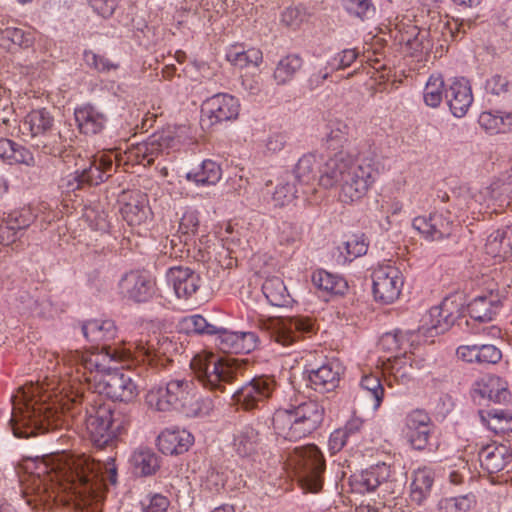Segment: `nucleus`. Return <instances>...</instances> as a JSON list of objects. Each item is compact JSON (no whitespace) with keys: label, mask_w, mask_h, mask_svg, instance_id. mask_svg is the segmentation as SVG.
Returning a JSON list of instances; mask_svg holds the SVG:
<instances>
[{"label":"nucleus","mask_w":512,"mask_h":512,"mask_svg":"<svg viewBox=\"0 0 512 512\" xmlns=\"http://www.w3.org/2000/svg\"><path fill=\"white\" fill-rule=\"evenodd\" d=\"M9 425L15 437L29 438L61 427L70 417L76 423H83L93 446L99 450L110 448L113 452L115 430L121 424L116 420L111 407L105 404H91L88 396L74 384L62 383L60 395L53 403L40 396V388L33 383L19 387L11 396Z\"/></svg>","instance_id":"nucleus-1"},{"label":"nucleus","mask_w":512,"mask_h":512,"mask_svg":"<svg viewBox=\"0 0 512 512\" xmlns=\"http://www.w3.org/2000/svg\"><path fill=\"white\" fill-rule=\"evenodd\" d=\"M172 346L167 337H152L147 341L139 340L119 346L104 345L102 352L66 350L61 353H47L48 369L62 365L68 376L66 384H74L84 393L86 389L105 395L112 401L133 402L138 394V385L131 372L111 369L110 361L147 362L154 367H165L166 353Z\"/></svg>","instance_id":"nucleus-2"},{"label":"nucleus","mask_w":512,"mask_h":512,"mask_svg":"<svg viewBox=\"0 0 512 512\" xmlns=\"http://www.w3.org/2000/svg\"><path fill=\"white\" fill-rule=\"evenodd\" d=\"M25 473L20 477L23 493L48 501L56 488L74 496L81 512H99L106 483L117 482L115 457L105 460L85 454L51 453L24 461Z\"/></svg>","instance_id":"nucleus-3"},{"label":"nucleus","mask_w":512,"mask_h":512,"mask_svg":"<svg viewBox=\"0 0 512 512\" xmlns=\"http://www.w3.org/2000/svg\"><path fill=\"white\" fill-rule=\"evenodd\" d=\"M145 400L148 407L155 411L178 410L188 417L209 415L214 407L210 398L197 397L193 381L185 378L173 379L165 386L151 388Z\"/></svg>","instance_id":"nucleus-4"},{"label":"nucleus","mask_w":512,"mask_h":512,"mask_svg":"<svg viewBox=\"0 0 512 512\" xmlns=\"http://www.w3.org/2000/svg\"><path fill=\"white\" fill-rule=\"evenodd\" d=\"M325 408L315 400H308L289 409H278L272 417L275 434L288 441H298L313 433L324 419Z\"/></svg>","instance_id":"nucleus-5"},{"label":"nucleus","mask_w":512,"mask_h":512,"mask_svg":"<svg viewBox=\"0 0 512 512\" xmlns=\"http://www.w3.org/2000/svg\"><path fill=\"white\" fill-rule=\"evenodd\" d=\"M190 368L195 378L204 388L212 391H225V384H230L242 374V367L237 359L221 358L213 353L196 354Z\"/></svg>","instance_id":"nucleus-6"},{"label":"nucleus","mask_w":512,"mask_h":512,"mask_svg":"<svg viewBox=\"0 0 512 512\" xmlns=\"http://www.w3.org/2000/svg\"><path fill=\"white\" fill-rule=\"evenodd\" d=\"M19 131L30 138L31 145L46 155L59 156L65 145L60 131L54 125V118L46 109L28 113L19 124Z\"/></svg>","instance_id":"nucleus-7"},{"label":"nucleus","mask_w":512,"mask_h":512,"mask_svg":"<svg viewBox=\"0 0 512 512\" xmlns=\"http://www.w3.org/2000/svg\"><path fill=\"white\" fill-rule=\"evenodd\" d=\"M476 285L481 291L468 303L467 312L474 321L491 322L500 313L502 301L505 298V288L499 289V283L495 281V277L484 274L477 278Z\"/></svg>","instance_id":"nucleus-8"},{"label":"nucleus","mask_w":512,"mask_h":512,"mask_svg":"<svg viewBox=\"0 0 512 512\" xmlns=\"http://www.w3.org/2000/svg\"><path fill=\"white\" fill-rule=\"evenodd\" d=\"M290 461L298 472L304 490L317 493L322 489L325 460L317 446L296 447Z\"/></svg>","instance_id":"nucleus-9"},{"label":"nucleus","mask_w":512,"mask_h":512,"mask_svg":"<svg viewBox=\"0 0 512 512\" xmlns=\"http://www.w3.org/2000/svg\"><path fill=\"white\" fill-rule=\"evenodd\" d=\"M258 326L265 330L275 342L289 346L301 336L315 331L314 321L305 316H293L282 319L259 320Z\"/></svg>","instance_id":"nucleus-10"},{"label":"nucleus","mask_w":512,"mask_h":512,"mask_svg":"<svg viewBox=\"0 0 512 512\" xmlns=\"http://www.w3.org/2000/svg\"><path fill=\"white\" fill-rule=\"evenodd\" d=\"M377 170L366 161L352 167L340 181L339 199L352 203L363 198L375 181Z\"/></svg>","instance_id":"nucleus-11"},{"label":"nucleus","mask_w":512,"mask_h":512,"mask_svg":"<svg viewBox=\"0 0 512 512\" xmlns=\"http://www.w3.org/2000/svg\"><path fill=\"white\" fill-rule=\"evenodd\" d=\"M275 387L273 376H255L237 389L232 398L242 409L250 411L263 405L272 396Z\"/></svg>","instance_id":"nucleus-12"},{"label":"nucleus","mask_w":512,"mask_h":512,"mask_svg":"<svg viewBox=\"0 0 512 512\" xmlns=\"http://www.w3.org/2000/svg\"><path fill=\"white\" fill-rule=\"evenodd\" d=\"M401 271L391 265L380 266L373 272V294L377 301L389 304L398 299L403 287Z\"/></svg>","instance_id":"nucleus-13"},{"label":"nucleus","mask_w":512,"mask_h":512,"mask_svg":"<svg viewBox=\"0 0 512 512\" xmlns=\"http://www.w3.org/2000/svg\"><path fill=\"white\" fill-rule=\"evenodd\" d=\"M114 166V154L98 153L87 160V165L77 168L73 180L76 187L84 185H98L110 177Z\"/></svg>","instance_id":"nucleus-14"},{"label":"nucleus","mask_w":512,"mask_h":512,"mask_svg":"<svg viewBox=\"0 0 512 512\" xmlns=\"http://www.w3.org/2000/svg\"><path fill=\"white\" fill-rule=\"evenodd\" d=\"M389 477L390 467L382 463L356 476L353 481V487L360 493L378 490V496L386 498V496L396 493L394 490L395 483L389 480Z\"/></svg>","instance_id":"nucleus-15"},{"label":"nucleus","mask_w":512,"mask_h":512,"mask_svg":"<svg viewBox=\"0 0 512 512\" xmlns=\"http://www.w3.org/2000/svg\"><path fill=\"white\" fill-rule=\"evenodd\" d=\"M240 111L239 100L227 93H217L207 98L201 106V112L214 125L235 120Z\"/></svg>","instance_id":"nucleus-16"},{"label":"nucleus","mask_w":512,"mask_h":512,"mask_svg":"<svg viewBox=\"0 0 512 512\" xmlns=\"http://www.w3.org/2000/svg\"><path fill=\"white\" fill-rule=\"evenodd\" d=\"M119 290L123 297L137 303L147 302L155 292V281L146 272L130 271L119 281Z\"/></svg>","instance_id":"nucleus-17"},{"label":"nucleus","mask_w":512,"mask_h":512,"mask_svg":"<svg viewBox=\"0 0 512 512\" xmlns=\"http://www.w3.org/2000/svg\"><path fill=\"white\" fill-rule=\"evenodd\" d=\"M450 212H432L413 219V227L425 238L432 241L449 237L452 233L453 220Z\"/></svg>","instance_id":"nucleus-18"},{"label":"nucleus","mask_w":512,"mask_h":512,"mask_svg":"<svg viewBox=\"0 0 512 512\" xmlns=\"http://www.w3.org/2000/svg\"><path fill=\"white\" fill-rule=\"evenodd\" d=\"M353 157L346 151L340 150L324 162L322 173L319 176V185L324 188L333 187L345 177L346 173L357 166Z\"/></svg>","instance_id":"nucleus-19"},{"label":"nucleus","mask_w":512,"mask_h":512,"mask_svg":"<svg viewBox=\"0 0 512 512\" xmlns=\"http://www.w3.org/2000/svg\"><path fill=\"white\" fill-rule=\"evenodd\" d=\"M459 304L452 297H446L440 305L432 307L428 312L429 322L427 332L433 335L446 332L456 321L459 316Z\"/></svg>","instance_id":"nucleus-20"},{"label":"nucleus","mask_w":512,"mask_h":512,"mask_svg":"<svg viewBox=\"0 0 512 512\" xmlns=\"http://www.w3.org/2000/svg\"><path fill=\"white\" fill-rule=\"evenodd\" d=\"M342 373L343 368L339 362L328 361L308 371L309 385L320 393L333 391L338 387Z\"/></svg>","instance_id":"nucleus-21"},{"label":"nucleus","mask_w":512,"mask_h":512,"mask_svg":"<svg viewBox=\"0 0 512 512\" xmlns=\"http://www.w3.org/2000/svg\"><path fill=\"white\" fill-rule=\"evenodd\" d=\"M457 357L469 364L495 365L503 357L501 349L494 344L461 345L456 350Z\"/></svg>","instance_id":"nucleus-22"},{"label":"nucleus","mask_w":512,"mask_h":512,"mask_svg":"<svg viewBox=\"0 0 512 512\" xmlns=\"http://www.w3.org/2000/svg\"><path fill=\"white\" fill-rule=\"evenodd\" d=\"M445 98L452 114L463 117L473 102L469 81L465 78H455L445 91Z\"/></svg>","instance_id":"nucleus-23"},{"label":"nucleus","mask_w":512,"mask_h":512,"mask_svg":"<svg viewBox=\"0 0 512 512\" xmlns=\"http://www.w3.org/2000/svg\"><path fill=\"white\" fill-rule=\"evenodd\" d=\"M167 280L178 298L188 299L200 286V276L189 267L175 266L167 271Z\"/></svg>","instance_id":"nucleus-24"},{"label":"nucleus","mask_w":512,"mask_h":512,"mask_svg":"<svg viewBox=\"0 0 512 512\" xmlns=\"http://www.w3.org/2000/svg\"><path fill=\"white\" fill-rule=\"evenodd\" d=\"M194 442L193 435L185 429H165L157 438L159 450L166 455H179L188 451Z\"/></svg>","instance_id":"nucleus-25"},{"label":"nucleus","mask_w":512,"mask_h":512,"mask_svg":"<svg viewBox=\"0 0 512 512\" xmlns=\"http://www.w3.org/2000/svg\"><path fill=\"white\" fill-rule=\"evenodd\" d=\"M478 457L482 469L489 474L502 471L512 460L509 448L504 444L497 443L482 447Z\"/></svg>","instance_id":"nucleus-26"},{"label":"nucleus","mask_w":512,"mask_h":512,"mask_svg":"<svg viewBox=\"0 0 512 512\" xmlns=\"http://www.w3.org/2000/svg\"><path fill=\"white\" fill-rule=\"evenodd\" d=\"M74 116L80 132L85 135H96L102 132L107 123V116L91 104L76 108Z\"/></svg>","instance_id":"nucleus-27"},{"label":"nucleus","mask_w":512,"mask_h":512,"mask_svg":"<svg viewBox=\"0 0 512 512\" xmlns=\"http://www.w3.org/2000/svg\"><path fill=\"white\" fill-rule=\"evenodd\" d=\"M474 391L481 397L498 404H507L511 394L505 380L496 375H487L476 382Z\"/></svg>","instance_id":"nucleus-28"},{"label":"nucleus","mask_w":512,"mask_h":512,"mask_svg":"<svg viewBox=\"0 0 512 512\" xmlns=\"http://www.w3.org/2000/svg\"><path fill=\"white\" fill-rule=\"evenodd\" d=\"M358 397L365 401L367 407L376 411L382 404L384 398V387L378 375H363L360 381Z\"/></svg>","instance_id":"nucleus-29"},{"label":"nucleus","mask_w":512,"mask_h":512,"mask_svg":"<svg viewBox=\"0 0 512 512\" xmlns=\"http://www.w3.org/2000/svg\"><path fill=\"white\" fill-rule=\"evenodd\" d=\"M485 252L493 258L505 259L512 255V227L491 233L485 244Z\"/></svg>","instance_id":"nucleus-30"},{"label":"nucleus","mask_w":512,"mask_h":512,"mask_svg":"<svg viewBox=\"0 0 512 512\" xmlns=\"http://www.w3.org/2000/svg\"><path fill=\"white\" fill-rule=\"evenodd\" d=\"M322 167V161L316 154H305L298 160L295 166V178L303 185L314 184L316 180L319 181V176L322 173Z\"/></svg>","instance_id":"nucleus-31"},{"label":"nucleus","mask_w":512,"mask_h":512,"mask_svg":"<svg viewBox=\"0 0 512 512\" xmlns=\"http://www.w3.org/2000/svg\"><path fill=\"white\" fill-rule=\"evenodd\" d=\"M81 330L83 336L93 343L109 341L115 337L117 332L114 321L110 319L85 321L81 326Z\"/></svg>","instance_id":"nucleus-32"},{"label":"nucleus","mask_w":512,"mask_h":512,"mask_svg":"<svg viewBox=\"0 0 512 512\" xmlns=\"http://www.w3.org/2000/svg\"><path fill=\"white\" fill-rule=\"evenodd\" d=\"M123 219L131 226L144 223L150 213L145 195L135 193L129 201L124 203L120 208Z\"/></svg>","instance_id":"nucleus-33"},{"label":"nucleus","mask_w":512,"mask_h":512,"mask_svg":"<svg viewBox=\"0 0 512 512\" xmlns=\"http://www.w3.org/2000/svg\"><path fill=\"white\" fill-rule=\"evenodd\" d=\"M222 177L220 165L210 159L204 160L199 166L191 169L186 178L198 186L215 185Z\"/></svg>","instance_id":"nucleus-34"},{"label":"nucleus","mask_w":512,"mask_h":512,"mask_svg":"<svg viewBox=\"0 0 512 512\" xmlns=\"http://www.w3.org/2000/svg\"><path fill=\"white\" fill-rule=\"evenodd\" d=\"M168 148L167 139L153 135L147 141L139 143L133 150V154L139 163L152 165L156 157Z\"/></svg>","instance_id":"nucleus-35"},{"label":"nucleus","mask_w":512,"mask_h":512,"mask_svg":"<svg viewBox=\"0 0 512 512\" xmlns=\"http://www.w3.org/2000/svg\"><path fill=\"white\" fill-rule=\"evenodd\" d=\"M262 292L268 302L277 307L288 306L292 298L280 277H268L262 284Z\"/></svg>","instance_id":"nucleus-36"},{"label":"nucleus","mask_w":512,"mask_h":512,"mask_svg":"<svg viewBox=\"0 0 512 512\" xmlns=\"http://www.w3.org/2000/svg\"><path fill=\"white\" fill-rule=\"evenodd\" d=\"M434 471L428 467L418 468L413 473L411 499L421 504L430 494L434 483Z\"/></svg>","instance_id":"nucleus-37"},{"label":"nucleus","mask_w":512,"mask_h":512,"mask_svg":"<svg viewBox=\"0 0 512 512\" xmlns=\"http://www.w3.org/2000/svg\"><path fill=\"white\" fill-rule=\"evenodd\" d=\"M303 60L297 54H289L281 58L273 72V79L277 85L290 83L297 72L302 68Z\"/></svg>","instance_id":"nucleus-38"},{"label":"nucleus","mask_w":512,"mask_h":512,"mask_svg":"<svg viewBox=\"0 0 512 512\" xmlns=\"http://www.w3.org/2000/svg\"><path fill=\"white\" fill-rule=\"evenodd\" d=\"M482 422L496 434H504L512 431V408L491 409L480 412Z\"/></svg>","instance_id":"nucleus-39"},{"label":"nucleus","mask_w":512,"mask_h":512,"mask_svg":"<svg viewBox=\"0 0 512 512\" xmlns=\"http://www.w3.org/2000/svg\"><path fill=\"white\" fill-rule=\"evenodd\" d=\"M132 464L137 474L150 476L160 467L158 455L149 448H139L132 455Z\"/></svg>","instance_id":"nucleus-40"},{"label":"nucleus","mask_w":512,"mask_h":512,"mask_svg":"<svg viewBox=\"0 0 512 512\" xmlns=\"http://www.w3.org/2000/svg\"><path fill=\"white\" fill-rule=\"evenodd\" d=\"M260 444L259 432L250 425L244 426L234 437V446L240 456H250L255 453Z\"/></svg>","instance_id":"nucleus-41"},{"label":"nucleus","mask_w":512,"mask_h":512,"mask_svg":"<svg viewBox=\"0 0 512 512\" xmlns=\"http://www.w3.org/2000/svg\"><path fill=\"white\" fill-rule=\"evenodd\" d=\"M326 130L323 142L328 149H337L348 141L350 127L345 121L337 118L330 119L326 124Z\"/></svg>","instance_id":"nucleus-42"},{"label":"nucleus","mask_w":512,"mask_h":512,"mask_svg":"<svg viewBox=\"0 0 512 512\" xmlns=\"http://www.w3.org/2000/svg\"><path fill=\"white\" fill-rule=\"evenodd\" d=\"M312 281L320 290L335 295H342L347 290V282L340 276L331 274L325 270L313 273Z\"/></svg>","instance_id":"nucleus-43"},{"label":"nucleus","mask_w":512,"mask_h":512,"mask_svg":"<svg viewBox=\"0 0 512 512\" xmlns=\"http://www.w3.org/2000/svg\"><path fill=\"white\" fill-rule=\"evenodd\" d=\"M489 189L485 187L480 190L466 189L462 191V194L458 200V205L461 209H470L473 212L478 210L482 212V207L485 206L487 209L491 208L492 205L489 201Z\"/></svg>","instance_id":"nucleus-44"},{"label":"nucleus","mask_w":512,"mask_h":512,"mask_svg":"<svg viewBox=\"0 0 512 512\" xmlns=\"http://www.w3.org/2000/svg\"><path fill=\"white\" fill-rule=\"evenodd\" d=\"M445 83L441 75L432 74L426 82L423 99L427 106L436 108L445 96Z\"/></svg>","instance_id":"nucleus-45"},{"label":"nucleus","mask_w":512,"mask_h":512,"mask_svg":"<svg viewBox=\"0 0 512 512\" xmlns=\"http://www.w3.org/2000/svg\"><path fill=\"white\" fill-rule=\"evenodd\" d=\"M338 249L340 250L343 262H351L355 258L363 256L367 253L368 242L366 241L364 235H353Z\"/></svg>","instance_id":"nucleus-46"},{"label":"nucleus","mask_w":512,"mask_h":512,"mask_svg":"<svg viewBox=\"0 0 512 512\" xmlns=\"http://www.w3.org/2000/svg\"><path fill=\"white\" fill-rule=\"evenodd\" d=\"M182 329L187 334L197 335H215L218 327L209 323L202 315H191L184 318L181 322Z\"/></svg>","instance_id":"nucleus-47"},{"label":"nucleus","mask_w":512,"mask_h":512,"mask_svg":"<svg viewBox=\"0 0 512 512\" xmlns=\"http://www.w3.org/2000/svg\"><path fill=\"white\" fill-rule=\"evenodd\" d=\"M227 59L231 62L232 65L239 68L248 66L257 67L262 62L263 55L261 50L257 48H251L246 51H230L227 54Z\"/></svg>","instance_id":"nucleus-48"},{"label":"nucleus","mask_w":512,"mask_h":512,"mask_svg":"<svg viewBox=\"0 0 512 512\" xmlns=\"http://www.w3.org/2000/svg\"><path fill=\"white\" fill-rule=\"evenodd\" d=\"M347 13L360 20H368L375 14V7L370 0H342Z\"/></svg>","instance_id":"nucleus-49"},{"label":"nucleus","mask_w":512,"mask_h":512,"mask_svg":"<svg viewBox=\"0 0 512 512\" xmlns=\"http://www.w3.org/2000/svg\"><path fill=\"white\" fill-rule=\"evenodd\" d=\"M35 214L30 207L14 210L4 220L22 235L24 231L34 222Z\"/></svg>","instance_id":"nucleus-50"},{"label":"nucleus","mask_w":512,"mask_h":512,"mask_svg":"<svg viewBox=\"0 0 512 512\" xmlns=\"http://www.w3.org/2000/svg\"><path fill=\"white\" fill-rule=\"evenodd\" d=\"M216 346L224 353H239V332L218 328L215 333Z\"/></svg>","instance_id":"nucleus-51"},{"label":"nucleus","mask_w":512,"mask_h":512,"mask_svg":"<svg viewBox=\"0 0 512 512\" xmlns=\"http://www.w3.org/2000/svg\"><path fill=\"white\" fill-rule=\"evenodd\" d=\"M1 37L23 48L30 47L34 42L33 33L30 30H23L16 27L5 28L1 31Z\"/></svg>","instance_id":"nucleus-52"},{"label":"nucleus","mask_w":512,"mask_h":512,"mask_svg":"<svg viewBox=\"0 0 512 512\" xmlns=\"http://www.w3.org/2000/svg\"><path fill=\"white\" fill-rule=\"evenodd\" d=\"M358 57L359 52L356 49H344L327 62V68H330L331 71L346 69L350 67Z\"/></svg>","instance_id":"nucleus-53"},{"label":"nucleus","mask_w":512,"mask_h":512,"mask_svg":"<svg viewBox=\"0 0 512 512\" xmlns=\"http://www.w3.org/2000/svg\"><path fill=\"white\" fill-rule=\"evenodd\" d=\"M84 61L87 66L97 72H109L118 68V64L111 62L105 56L94 53L93 51L84 52Z\"/></svg>","instance_id":"nucleus-54"},{"label":"nucleus","mask_w":512,"mask_h":512,"mask_svg":"<svg viewBox=\"0 0 512 512\" xmlns=\"http://www.w3.org/2000/svg\"><path fill=\"white\" fill-rule=\"evenodd\" d=\"M389 369L394 379L402 383L411 377L412 365L408 363L405 354L403 356L396 355Z\"/></svg>","instance_id":"nucleus-55"},{"label":"nucleus","mask_w":512,"mask_h":512,"mask_svg":"<svg viewBox=\"0 0 512 512\" xmlns=\"http://www.w3.org/2000/svg\"><path fill=\"white\" fill-rule=\"evenodd\" d=\"M404 340L405 336L401 331L387 332L381 336L378 345L384 351L395 353L403 348Z\"/></svg>","instance_id":"nucleus-56"},{"label":"nucleus","mask_w":512,"mask_h":512,"mask_svg":"<svg viewBox=\"0 0 512 512\" xmlns=\"http://www.w3.org/2000/svg\"><path fill=\"white\" fill-rule=\"evenodd\" d=\"M433 426V423L424 410L416 409L411 411L405 419L406 431L425 429L426 427Z\"/></svg>","instance_id":"nucleus-57"},{"label":"nucleus","mask_w":512,"mask_h":512,"mask_svg":"<svg viewBox=\"0 0 512 512\" xmlns=\"http://www.w3.org/2000/svg\"><path fill=\"white\" fill-rule=\"evenodd\" d=\"M485 89L497 96L506 95L512 92V83L506 77L495 74L487 79Z\"/></svg>","instance_id":"nucleus-58"},{"label":"nucleus","mask_w":512,"mask_h":512,"mask_svg":"<svg viewBox=\"0 0 512 512\" xmlns=\"http://www.w3.org/2000/svg\"><path fill=\"white\" fill-rule=\"evenodd\" d=\"M199 220L195 213H185L180 220L178 233L184 236V246H190V236L194 235L198 229Z\"/></svg>","instance_id":"nucleus-59"},{"label":"nucleus","mask_w":512,"mask_h":512,"mask_svg":"<svg viewBox=\"0 0 512 512\" xmlns=\"http://www.w3.org/2000/svg\"><path fill=\"white\" fill-rule=\"evenodd\" d=\"M433 426L426 427L425 429L409 430L406 431V436L412 447L416 450H423L429 441L430 434Z\"/></svg>","instance_id":"nucleus-60"},{"label":"nucleus","mask_w":512,"mask_h":512,"mask_svg":"<svg viewBox=\"0 0 512 512\" xmlns=\"http://www.w3.org/2000/svg\"><path fill=\"white\" fill-rule=\"evenodd\" d=\"M260 345V339L255 332H239V353H250Z\"/></svg>","instance_id":"nucleus-61"},{"label":"nucleus","mask_w":512,"mask_h":512,"mask_svg":"<svg viewBox=\"0 0 512 512\" xmlns=\"http://www.w3.org/2000/svg\"><path fill=\"white\" fill-rule=\"evenodd\" d=\"M479 125L488 133H499L498 112L484 111L479 115Z\"/></svg>","instance_id":"nucleus-62"},{"label":"nucleus","mask_w":512,"mask_h":512,"mask_svg":"<svg viewBox=\"0 0 512 512\" xmlns=\"http://www.w3.org/2000/svg\"><path fill=\"white\" fill-rule=\"evenodd\" d=\"M279 241L281 244L290 245L300 239V233L296 226L291 223L283 222L279 227Z\"/></svg>","instance_id":"nucleus-63"},{"label":"nucleus","mask_w":512,"mask_h":512,"mask_svg":"<svg viewBox=\"0 0 512 512\" xmlns=\"http://www.w3.org/2000/svg\"><path fill=\"white\" fill-rule=\"evenodd\" d=\"M169 501L166 497L155 494L153 495L147 505L143 504L144 512H167Z\"/></svg>","instance_id":"nucleus-64"}]
</instances>
